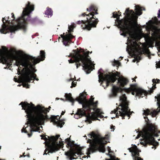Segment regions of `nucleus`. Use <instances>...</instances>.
I'll list each match as a JSON object with an SVG mask.
<instances>
[{"label": "nucleus", "instance_id": "nucleus-1", "mask_svg": "<svg viewBox=\"0 0 160 160\" xmlns=\"http://www.w3.org/2000/svg\"><path fill=\"white\" fill-rule=\"evenodd\" d=\"M45 52L41 51L40 56L37 58L27 55L22 52L14 51L12 52L8 51L6 49H0V62L6 64L8 67L4 68H9L12 64L13 59L16 61V65L18 67V75H19L18 79L14 78V81L22 83L23 87L28 88V83L35 79L38 81L35 74L36 70L34 66L37 63L44 59Z\"/></svg>", "mask_w": 160, "mask_h": 160}, {"label": "nucleus", "instance_id": "nucleus-2", "mask_svg": "<svg viewBox=\"0 0 160 160\" xmlns=\"http://www.w3.org/2000/svg\"><path fill=\"white\" fill-rule=\"evenodd\" d=\"M143 10H144L143 8L136 5L135 13L128 8L124 13V18L121 20H119V16L116 12L113 13V17L117 18L115 25L120 29V34L124 37L128 36L126 50L128 53L134 56L133 62H138L140 60V55L142 53V48L144 47L143 44L138 42L140 30L137 31L135 29L138 16L142 14L141 11Z\"/></svg>", "mask_w": 160, "mask_h": 160}, {"label": "nucleus", "instance_id": "nucleus-3", "mask_svg": "<svg viewBox=\"0 0 160 160\" xmlns=\"http://www.w3.org/2000/svg\"><path fill=\"white\" fill-rule=\"evenodd\" d=\"M20 105L25 110L27 120V123L22 130V132L28 133L29 137L32 135L29 133V132L31 133L33 131L40 132L42 130L41 125L48 118L47 113L49 111L41 105L35 106L32 103L22 102Z\"/></svg>", "mask_w": 160, "mask_h": 160}, {"label": "nucleus", "instance_id": "nucleus-4", "mask_svg": "<svg viewBox=\"0 0 160 160\" xmlns=\"http://www.w3.org/2000/svg\"><path fill=\"white\" fill-rule=\"evenodd\" d=\"M109 135H106L104 138L92 133L88 135V138L87 141L88 143L90 144L89 148L87 149L86 154L87 156H82V148L75 144L74 142L72 141L70 138H67L65 140L67 143V147L69 149V151L65 153V155L70 160L77 158L80 156V158L90 157L89 155L95 152L97 150L100 152H103L105 151L104 145L107 142V140Z\"/></svg>", "mask_w": 160, "mask_h": 160}, {"label": "nucleus", "instance_id": "nucleus-5", "mask_svg": "<svg viewBox=\"0 0 160 160\" xmlns=\"http://www.w3.org/2000/svg\"><path fill=\"white\" fill-rule=\"evenodd\" d=\"M157 98L158 108L156 110H150L148 109L143 111V114L145 122H147V126L144 128L142 131H139L138 129L134 131L133 136L136 135V139H138L141 137L140 144L143 146H146L148 144L152 145L153 147H155L158 145V143L154 140L153 137L158 136V134L160 133V131L158 130L157 126L154 124L150 123L149 120L147 115H150L152 117H155L159 112H160V94L157 97H155Z\"/></svg>", "mask_w": 160, "mask_h": 160}, {"label": "nucleus", "instance_id": "nucleus-6", "mask_svg": "<svg viewBox=\"0 0 160 160\" xmlns=\"http://www.w3.org/2000/svg\"><path fill=\"white\" fill-rule=\"evenodd\" d=\"M34 10V5L28 2L23 8L21 16L16 21H15L17 25L14 23L15 19L13 13H12V18L13 20L10 22L8 20L9 17L3 18L2 21L3 24L2 28L0 29V32L2 33L6 34L9 32H13L19 29H22L25 31L27 29L28 22L30 21L31 17L30 14Z\"/></svg>", "mask_w": 160, "mask_h": 160}, {"label": "nucleus", "instance_id": "nucleus-7", "mask_svg": "<svg viewBox=\"0 0 160 160\" xmlns=\"http://www.w3.org/2000/svg\"><path fill=\"white\" fill-rule=\"evenodd\" d=\"M86 94L82 93L76 100L79 103L82 104V108L78 109L74 117L78 119L83 116L86 117L87 121L89 123L91 122V120H99L98 118H102L103 117L102 114H103L102 111L97 108V101L94 102V98L91 97L90 100H88L86 98Z\"/></svg>", "mask_w": 160, "mask_h": 160}, {"label": "nucleus", "instance_id": "nucleus-8", "mask_svg": "<svg viewBox=\"0 0 160 160\" xmlns=\"http://www.w3.org/2000/svg\"><path fill=\"white\" fill-rule=\"evenodd\" d=\"M101 70H99L98 71L99 81V82H102L101 84L104 88L108 85L110 82H113L118 79L117 86H113L112 92L109 95L110 97H116L118 92L122 91L123 89L122 88L127 84L128 80L123 76L121 75L118 72L103 74Z\"/></svg>", "mask_w": 160, "mask_h": 160}, {"label": "nucleus", "instance_id": "nucleus-9", "mask_svg": "<svg viewBox=\"0 0 160 160\" xmlns=\"http://www.w3.org/2000/svg\"><path fill=\"white\" fill-rule=\"evenodd\" d=\"M89 52L82 49L76 51L73 50L68 57L69 63L76 62L77 68H78L82 63L83 68L87 73H89L94 69V64L88 56Z\"/></svg>", "mask_w": 160, "mask_h": 160}, {"label": "nucleus", "instance_id": "nucleus-10", "mask_svg": "<svg viewBox=\"0 0 160 160\" xmlns=\"http://www.w3.org/2000/svg\"><path fill=\"white\" fill-rule=\"evenodd\" d=\"M160 24V21H158L157 18L155 17L153 20H150L147 23V25L145 26L146 29L150 31L149 33H144L140 30L139 33V39L143 37L151 46L155 42L158 51L160 49V28L155 26L154 24Z\"/></svg>", "mask_w": 160, "mask_h": 160}, {"label": "nucleus", "instance_id": "nucleus-11", "mask_svg": "<svg viewBox=\"0 0 160 160\" xmlns=\"http://www.w3.org/2000/svg\"><path fill=\"white\" fill-rule=\"evenodd\" d=\"M87 10L90 12L88 14L85 13L82 14V16L86 19L85 20L78 21V24H81L83 29H86L90 30L92 27H95L98 22V20L95 16V14H98L97 9L94 5H91L89 8H87Z\"/></svg>", "mask_w": 160, "mask_h": 160}, {"label": "nucleus", "instance_id": "nucleus-12", "mask_svg": "<svg viewBox=\"0 0 160 160\" xmlns=\"http://www.w3.org/2000/svg\"><path fill=\"white\" fill-rule=\"evenodd\" d=\"M42 139H44L46 148L44 151L43 155L47 154L49 153H52L58 151L63 146V143L60 141V139L58 140L59 135H57L56 137L52 136L50 137L47 136L40 135Z\"/></svg>", "mask_w": 160, "mask_h": 160}, {"label": "nucleus", "instance_id": "nucleus-13", "mask_svg": "<svg viewBox=\"0 0 160 160\" xmlns=\"http://www.w3.org/2000/svg\"><path fill=\"white\" fill-rule=\"evenodd\" d=\"M119 105L116 109L111 112V113L115 114L116 117L118 118L119 116L122 117V119H125L124 117L127 116L128 119L131 112L128 107V102L125 94H122L120 97Z\"/></svg>", "mask_w": 160, "mask_h": 160}, {"label": "nucleus", "instance_id": "nucleus-14", "mask_svg": "<svg viewBox=\"0 0 160 160\" xmlns=\"http://www.w3.org/2000/svg\"><path fill=\"white\" fill-rule=\"evenodd\" d=\"M125 92L128 93L131 92L132 95H135L139 98H142L148 94L147 91L139 88L136 85H131L129 88L125 89Z\"/></svg>", "mask_w": 160, "mask_h": 160}, {"label": "nucleus", "instance_id": "nucleus-15", "mask_svg": "<svg viewBox=\"0 0 160 160\" xmlns=\"http://www.w3.org/2000/svg\"><path fill=\"white\" fill-rule=\"evenodd\" d=\"M75 27L74 24L69 25L68 32H66V33H64L63 35H61V37L63 39V43L65 46L68 45L70 43L71 39L74 37L71 33L73 32V29Z\"/></svg>", "mask_w": 160, "mask_h": 160}, {"label": "nucleus", "instance_id": "nucleus-16", "mask_svg": "<svg viewBox=\"0 0 160 160\" xmlns=\"http://www.w3.org/2000/svg\"><path fill=\"white\" fill-rule=\"evenodd\" d=\"M130 152H132V156L133 160H142L141 158L139 157V152H140L135 145H133L132 147L128 149Z\"/></svg>", "mask_w": 160, "mask_h": 160}, {"label": "nucleus", "instance_id": "nucleus-17", "mask_svg": "<svg viewBox=\"0 0 160 160\" xmlns=\"http://www.w3.org/2000/svg\"><path fill=\"white\" fill-rule=\"evenodd\" d=\"M60 118L58 116H52L51 117V121L53 124L58 127H62L64 124V122L59 120Z\"/></svg>", "mask_w": 160, "mask_h": 160}, {"label": "nucleus", "instance_id": "nucleus-18", "mask_svg": "<svg viewBox=\"0 0 160 160\" xmlns=\"http://www.w3.org/2000/svg\"><path fill=\"white\" fill-rule=\"evenodd\" d=\"M65 97L67 100L69 101L72 103V105H73V102L75 100L72 97L71 94H65Z\"/></svg>", "mask_w": 160, "mask_h": 160}, {"label": "nucleus", "instance_id": "nucleus-19", "mask_svg": "<svg viewBox=\"0 0 160 160\" xmlns=\"http://www.w3.org/2000/svg\"><path fill=\"white\" fill-rule=\"evenodd\" d=\"M45 15H46V17L49 18L51 17L52 15V11L51 9L50 8H47L45 12Z\"/></svg>", "mask_w": 160, "mask_h": 160}, {"label": "nucleus", "instance_id": "nucleus-20", "mask_svg": "<svg viewBox=\"0 0 160 160\" xmlns=\"http://www.w3.org/2000/svg\"><path fill=\"white\" fill-rule=\"evenodd\" d=\"M110 150L111 149L110 148V147H108V152L109 155L110 156V158L109 159H107L106 160H118L116 159L117 158H116L115 157L111 155V154H110V153L111 152Z\"/></svg>", "mask_w": 160, "mask_h": 160}, {"label": "nucleus", "instance_id": "nucleus-21", "mask_svg": "<svg viewBox=\"0 0 160 160\" xmlns=\"http://www.w3.org/2000/svg\"><path fill=\"white\" fill-rule=\"evenodd\" d=\"M120 64V63L118 60H114V62L113 64L114 66H119Z\"/></svg>", "mask_w": 160, "mask_h": 160}, {"label": "nucleus", "instance_id": "nucleus-22", "mask_svg": "<svg viewBox=\"0 0 160 160\" xmlns=\"http://www.w3.org/2000/svg\"><path fill=\"white\" fill-rule=\"evenodd\" d=\"M152 81L153 82V83H160V80L159 79H153L152 80Z\"/></svg>", "mask_w": 160, "mask_h": 160}, {"label": "nucleus", "instance_id": "nucleus-23", "mask_svg": "<svg viewBox=\"0 0 160 160\" xmlns=\"http://www.w3.org/2000/svg\"><path fill=\"white\" fill-rule=\"evenodd\" d=\"M76 85V82H75L74 81H73L72 82V86L71 87V88H72V87H75Z\"/></svg>", "mask_w": 160, "mask_h": 160}, {"label": "nucleus", "instance_id": "nucleus-24", "mask_svg": "<svg viewBox=\"0 0 160 160\" xmlns=\"http://www.w3.org/2000/svg\"><path fill=\"white\" fill-rule=\"evenodd\" d=\"M156 67L157 68H160V62H158L156 64Z\"/></svg>", "mask_w": 160, "mask_h": 160}, {"label": "nucleus", "instance_id": "nucleus-25", "mask_svg": "<svg viewBox=\"0 0 160 160\" xmlns=\"http://www.w3.org/2000/svg\"><path fill=\"white\" fill-rule=\"evenodd\" d=\"M73 80H75V81H76V78L75 77H74L73 78H71V79L69 80V81H73Z\"/></svg>", "mask_w": 160, "mask_h": 160}, {"label": "nucleus", "instance_id": "nucleus-26", "mask_svg": "<svg viewBox=\"0 0 160 160\" xmlns=\"http://www.w3.org/2000/svg\"><path fill=\"white\" fill-rule=\"evenodd\" d=\"M158 17L159 18L160 17V9H159L158 10Z\"/></svg>", "mask_w": 160, "mask_h": 160}, {"label": "nucleus", "instance_id": "nucleus-27", "mask_svg": "<svg viewBox=\"0 0 160 160\" xmlns=\"http://www.w3.org/2000/svg\"><path fill=\"white\" fill-rule=\"evenodd\" d=\"M114 126H111V129H112V131H113L114 129Z\"/></svg>", "mask_w": 160, "mask_h": 160}, {"label": "nucleus", "instance_id": "nucleus-28", "mask_svg": "<svg viewBox=\"0 0 160 160\" xmlns=\"http://www.w3.org/2000/svg\"><path fill=\"white\" fill-rule=\"evenodd\" d=\"M154 85H154L152 87V88L153 90L154 89L156 88V87L154 86Z\"/></svg>", "mask_w": 160, "mask_h": 160}, {"label": "nucleus", "instance_id": "nucleus-29", "mask_svg": "<svg viewBox=\"0 0 160 160\" xmlns=\"http://www.w3.org/2000/svg\"><path fill=\"white\" fill-rule=\"evenodd\" d=\"M65 112L62 111L61 113V115H64V113H65Z\"/></svg>", "mask_w": 160, "mask_h": 160}, {"label": "nucleus", "instance_id": "nucleus-30", "mask_svg": "<svg viewBox=\"0 0 160 160\" xmlns=\"http://www.w3.org/2000/svg\"><path fill=\"white\" fill-rule=\"evenodd\" d=\"M61 99V100H62L64 101L63 99L62 98H61V99Z\"/></svg>", "mask_w": 160, "mask_h": 160}, {"label": "nucleus", "instance_id": "nucleus-31", "mask_svg": "<svg viewBox=\"0 0 160 160\" xmlns=\"http://www.w3.org/2000/svg\"><path fill=\"white\" fill-rule=\"evenodd\" d=\"M150 93H151V92H152V91H151V90H150Z\"/></svg>", "mask_w": 160, "mask_h": 160}, {"label": "nucleus", "instance_id": "nucleus-32", "mask_svg": "<svg viewBox=\"0 0 160 160\" xmlns=\"http://www.w3.org/2000/svg\"><path fill=\"white\" fill-rule=\"evenodd\" d=\"M22 157V155H20V158Z\"/></svg>", "mask_w": 160, "mask_h": 160}, {"label": "nucleus", "instance_id": "nucleus-33", "mask_svg": "<svg viewBox=\"0 0 160 160\" xmlns=\"http://www.w3.org/2000/svg\"><path fill=\"white\" fill-rule=\"evenodd\" d=\"M59 99V98H56V100H58Z\"/></svg>", "mask_w": 160, "mask_h": 160}, {"label": "nucleus", "instance_id": "nucleus-34", "mask_svg": "<svg viewBox=\"0 0 160 160\" xmlns=\"http://www.w3.org/2000/svg\"><path fill=\"white\" fill-rule=\"evenodd\" d=\"M120 58H121V59H122L123 58V57H121Z\"/></svg>", "mask_w": 160, "mask_h": 160}, {"label": "nucleus", "instance_id": "nucleus-35", "mask_svg": "<svg viewBox=\"0 0 160 160\" xmlns=\"http://www.w3.org/2000/svg\"><path fill=\"white\" fill-rule=\"evenodd\" d=\"M116 105H118H118H119L118 104V103H117V104H116Z\"/></svg>", "mask_w": 160, "mask_h": 160}, {"label": "nucleus", "instance_id": "nucleus-36", "mask_svg": "<svg viewBox=\"0 0 160 160\" xmlns=\"http://www.w3.org/2000/svg\"><path fill=\"white\" fill-rule=\"evenodd\" d=\"M18 86H20V85H18Z\"/></svg>", "mask_w": 160, "mask_h": 160}, {"label": "nucleus", "instance_id": "nucleus-37", "mask_svg": "<svg viewBox=\"0 0 160 160\" xmlns=\"http://www.w3.org/2000/svg\"><path fill=\"white\" fill-rule=\"evenodd\" d=\"M1 147H0V149H1Z\"/></svg>", "mask_w": 160, "mask_h": 160}]
</instances>
